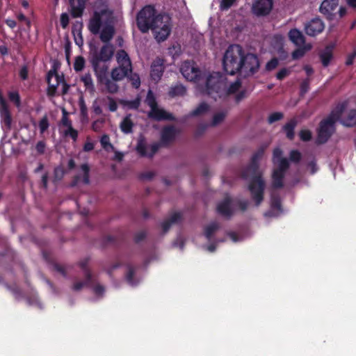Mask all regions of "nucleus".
Segmentation results:
<instances>
[{
  "instance_id": "obj_1",
  "label": "nucleus",
  "mask_w": 356,
  "mask_h": 356,
  "mask_svg": "<svg viewBox=\"0 0 356 356\" xmlns=\"http://www.w3.org/2000/svg\"><path fill=\"white\" fill-rule=\"evenodd\" d=\"M136 25L143 33L152 31L159 42L167 40L171 32L170 17L165 14H156L153 6H145L139 11Z\"/></svg>"
},
{
  "instance_id": "obj_2",
  "label": "nucleus",
  "mask_w": 356,
  "mask_h": 356,
  "mask_svg": "<svg viewBox=\"0 0 356 356\" xmlns=\"http://www.w3.org/2000/svg\"><path fill=\"white\" fill-rule=\"evenodd\" d=\"M266 146H260L257 151L253 153L251 161L241 172V177L244 179H250L248 191L251 198L256 207H259L264 200L266 183L263 179L262 173L259 171V161L265 154Z\"/></svg>"
},
{
  "instance_id": "obj_3",
  "label": "nucleus",
  "mask_w": 356,
  "mask_h": 356,
  "mask_svg": "<svg viewBox=\"0 0 356 356\" xmlns=\"http://www.w3.org/2000/svg\"><path fill=\"white\" fill-rule=\"evenodd\" d=\"M241 87V82L236 81L227 88L225 77L220 73L215 72L208 75L207 82H205V91L215 100L235 94Z\"/></svg>"
},
{
  "instance_id": "obj_4",
  "label": "nucleus",
  "mask_w": 356,
  "mask_h": 356,
  "mask_svg": "<svg viewBox=\"0 0 356 356\" xmlns=\"http://www.w3.org/2000/svg\"><path fill=\"white\" fill-rule=\"evenodd\" d=\"M115 54V47L111 44H103L99 48L94 47L89 51V63L94 72L108 70V66L106 63L109 62Z\"/></svg>"
},
{
  "instance_id": "obj_5",
  "label": "nucleus",
  "mask_w": 356,
  "mask_h": 356,
  "mask_svg": "<svg viewBox=\"0 0 356 356\" xmlns=\"http://www.w3.org/2000/svg\"><path fill=\"white\" fill-rule=\"evenodd\" d=\"M245 54L241 45H229L222 57L224 71L229 75H234L238 72L241 70V62Z\"/></svg>"
},
{
  "instance_id": "obj_6",
  "label": "nucleus",
  "mask_w": 356,
  "mask_h": 356,
  "mask_svg": "<svg viewBox=\"0 0 356 356\" xmlns=\"http://www.w3.org/2000/svg\"><path fill=\"white\" fill-rule=\"evenodd\" d=\"M115 17L113 10L106 7L95 11L88 23V30L92 34L97 35L102 26H115Z\"/></svg>"
},
{
  "instance_id": "obj_7",
  "label": "nucleus",
  "mask_w": 356,
  "mask_h": 356,
  "mask_svg": "<svg viewBox=\"0 0 356 356\" xmlns=\"http://www.w3.org/2000/svg\"><path fill=\"white\" fill-rule=\"evenodd\" d=\"M180 72L185 79L191 82L198 83L204 79V74L193 60H185L181 65Z\"/></svg>"
},
{
  "instance_id": "obj_8",
  "label": "nucleus",
  "mask_w": 356,
  "mask_h": 356,
  "mask_svg": "<svg viewBox=\"0 0 356 356\" xmlns=\"http://www.w3.org/2000/svg\"><path fill=\"white\" fill-rule=\"evenodd\" d=\"M336 121L332 120L323 119L317 129V143L324 144L327 142L335 131L334 124Z\"/></svg>"
},
{
  "instance_id": "obj_9",
  "label": "nucleus",
  "mask_w": 356,
  "mask_h": 356,
  "mask_svg": "<svg viewBox=\"0 0 356 356\" xmlns=\"http://www.w3.org/2000/svg\"><path fill=\"white\" fill-rule=\"evenodd\" d=\"M241 63V70L239 72L243 73L245 76H252L259 70V60L256 54H245Z\"/></svg>"
},
{
  "instance_id": "obj_10",
  "label": "nucleus",
  "mask_w": 356,
  "mask_h": 356,
  "mask_svg": "<svg viewBox=\"0 0 356 356\" xmlns=\"http://www.w3.org/2000/svg\"><path fill=\"white\" fill-rule=\"evenodd\" d=\"M63 81L64 76L58 74L55 68L49 70L47 74V82L48 84L47 96L54 97L57 92L58 86Z\"/></svg>"
},
{
  "instance_id": "obj_11",
  "label": "nucleus",
  "mask_w": 356,
  "mask_h": 356,
  "mask_svg": "<svg viewBox=\"0 0 356 356\" xmlns=\"http://www.w3.org/2000/svg\"><path fill=\"white\" fill-rule=\"evenodd\" d=\"M98 83L105 86L106 91L110 94H116L119 91V86L108 76V70L95 71Z\"/></svg>"
},
{
  "instance_id": "obj_12",
  "label": "nucleus",
  "mask_w": 356,
  "mask_h": 356,
  "mask_svg": "<svg viewBox=\"0 0 356 356\" xmlns=\"http://www.w3.org/2000/svg\"><path fill=\"white\" fill-rule=\"evenodd\" d=\"M339 0H323L320 6V12L324 15L328 20L336 19Z\"/></svg>"
},
{
  "instance_id": "obj_13",
  "label": "nucleus",
  "mask_w": 356,
  "mask_h": 356,
  "mask_svg": "<svg viewBox=\"0 0 356 356\" xmlns=\"http://www.w3.org/2000/svg\"><path fill=\"white\" fill-rule=\"evenodd\" d=\"M160 144L158 143H154L150 145V152L149 153L147 152V146L145 139L142 136L140 137L138 141H137L136 144V151L137 153L140 154L141 156H147L149 158H152L155 154H156L157 151L159 150Z\"/></svg>"
},
{
  "instance_id": "obj_14",
  "label": "nucleus",
  "mask_w": 356,
  "mask_h": 356,
  "mask_svg": "<svg viewBox=\"0 0 356 356\" xmlns=\"http://www.w3.org/2000/svg\"><path fill=\"white\" fill-rule=\"evenodd\" d=\"M273 8V0H257L252 5V12L257 16H266Z\"/></svg>"
},
{
  "instance_id": "obj_15",
  "label": "nucleus",
  "mask_w": 356,
  "mask_h": 356,
  "mask_svg": "<svg viewBox=\"0 0 356 356\" xmlns=\"http://www.w3.org/2000/svg\"><path fill=\"white\" fill-rule=\"evenodd\" d=\"M324 30L323 22L318 17L314 18L305 25L306 34L310 37H315Z\"/></svg>"
},
{
  "instance_id": "obj_16",
  "label": "nucleus",
  "mask_w": 356,
  "mask_h": 356,
  "mask_svg": "<svg viewBox=\"0 0 356 356\" xmlns=\"http://www.w3.org/2000/svg\"><path fill=\"white\" fill-rule=\"evenodd\" d=\"M164 69L163 60L161 58L154 59L152 65H150V78H152V80L156 83L159 82L163 76Z\"/></svg>"
},
{
  "instance_id": "obj_17",
  "label": "nucleus",
  "mask_w": 356,
  "mask_h": 356,
  "mask_svg": "<svg viewBox=\"0 0 356 356\" xmlns=\"http://www.w3.org/2000/svg\"><path fill=\"white\" fill-rule=\"evenodd\" d=\"M147 117L159 122L162 120H175V118L172 113L158 107L150 109L149 113H147Z\"/></svg>"
},
{
  "instance_id": "obj_18",
  "label": "nucleus",
  "mask_w": 356,
  "mask_h": 356,
  "mask_svg": "<svg viewBox=\"0 0 356 356\" xmlns=\"http://www.w3.org/2000/svg\"><path fill=\"white\" fill-rule=\"evenodd\" d=\"M0 118L4 124V126L8 129H10L13 118H11L9 106L6 100L2 95H0Z\"/></svg>"
},
{
  "instance_id": "obj_19",
  "label": "nucleus",
  "mask_w": 356,
  "mask_h": 356,
  "mask_svg": "<svg viewBox=\"0 0 356 356\" xmlns=\"http://www.w3.org/2000/svg\"><path fill=\"white\" fill-rule=\"evenodd\" d=\"M217 212L218 214L229 218L232 216L233 210L232 208V199L229 197H225L222 202L217 206Z\"/></svg>"
},
{
  "instance_id": "obj_20",
  "label": "nucleus",
  "mask_w": 356,
  "mask_h": 356,
  "mask_svg": "<svg viewBox=\"0 0 356 356\" xmlns=\"http://www.w3.org/2000/svg\"><path fill=\"white\" fill-rule=\"evenodd\" d=\"M132 72V66L119 65L112 69L111 79L115 81H122L123 79L127 77L129 73Z\"/></svg>"
},
{
  "instance_id": "obj_21",
  "label": "nucleus",
  "mask_w": 356,
  "mask_h": 356,
  "mask_svg": "<svg viewBox=\"0 0 356 356\" xmlns=\"http://www.w3.org/2000/svg\"><path fill=\"white\" fill-rule=\"evenodd\" d=\"M98 34H99V40H101L102 42L104 43V44H110V41L113 40L115 34V26H102V31L99 30Z\"/></svg>"
},
{
  "instance_id": "obj_22",
  "label": "nucleus",
  "mask_w": 356,
  "mask_h": 356,
  "mask_svg": "<svg viewBox=\"0 0 356 356\" xmlns=\"http://www.w3.org/2000/svg\"><path fill=\"white\" fill-rule=\"evenodd\" d=\"M177 135V130L173 125L166 126L163 128L161 132V142L163 145H168L175 140Z\"/></svg>"
},
{
  "instance_id": "obj_23",
  "label": "nucleus",
  "mask_w": 356,
  "mask_h": 356,
  "mask_svg": "<svg viewBox=\"0 0 356 356\" xmlns=\"http://www.w3.org/2000/svg\"><path fill=\"white\" fill-rule=\"evenodd\" d=\"M348 107V102L344 101L340 103H338L337 106L331 111L330 115L327 117L325 118V119L338 121L340 120L341 115L343 113L346 108Z\"/></svg>"
},
{
  "instance_id": "obj_24",
  "label": "nucleus",
  "mask_w": 356,
  "mask_h": 356,
  "mask_svg": "<svg viewBox=\"0 0 356 356\" xmlns=\"http://www.w3.org/2000/svg\"><path fill=\"white\" fill-rule=\"evenodd\" d=\"M71 7V15L72 17H81L84 12L86 0H77V5H75V0H68Z\"/></svg>"
},
{
  "instance_id": "obj_25",
  "label": "nucleus",
  "mask_w": 356,
  "mask_h": 356,
  "mask_svg": "<svg viewBox=\"0 0 356 356\" xmlns=\"http://www.w3.org/2000/svg\"><path fill=\"white\" fill-rule=\"evenodd\" d=\"M297 120L296 118H292L289 120L282 127V131L286 134V137L287 139L290 140H293L294 137L296 136V134H294V129L297 126Z\"/></svg>"
},
{
  "instance_id": "obj_26",
  "label": "nucleus",
  "mask_w": 356,
  "mask_h": 356,
  "mask_svg": "<svg viewBox=\"0 0 356 356\" xmlns=\"http://www.w3.org/2000/svg\"><path fill=\"white\" fill-rule=\"evenodd\" d=\"M289 38L296 46H302L305 43V38L302 32L297 29H292L289 32Z\"/></svg>"
},
{
  "instance_id": "obj_27",
  "label": "nucleus",
  "mask_w": 356,
  "mask_h": 356,
  "mask_svg": "<svg viewBox=\"0 0 356 356\" xmlns=\"http://www.w3.org/2000/svg\"><path fill=\"white\" fill-rule=\"evenodd\" d=\"M320 59L323 66L327 67L333 58V47L328 45L320 53Z\"/></svg>"
},
{
  "instance_id": "obj_28",
  "label": "nucleus",
  "mask_w": 356,
  "mask_h": 356,
  "mask_svg": "<svg viewBox=\"0 0 356 356\" xmlns=\"http://www.w3.org/2000/svg\"><path fill=\"white\" fill-rule=\"evenodd\" d=\"M181 220V215L180 213L176 212L173 213L170 217V218L163 221L162 225V229L163 233H167L168 231L170 229L171 225L176 224L180 222Z\"/></svg>"
},
{
  "instance_id": "obj_29",
  "label": "nucleus",
  "mask_w": 356,
  "mask_h": 356,
  "mask_svg": "<svg viewBox=\"0 0 356 356\" xmlns=\"http://www.w3.org/2000/svg\"><path fill=\"white\" fill-rule=\"evenodd\" d=\"M341 123L343 124V126L347 127H353L356 126V111L355 109H350L348 112L347 115L344 116L342 120H341Z\"/></svg>"
},
{
  "instance_id": "obj_30",
  "label": "nucleus",
  "mask_w": 356,
  "mask_h": 356,
  "mask_svg": "<svg viewBox=\"0 0 356 356\" xmlns=\"http://www.w3.org/2000/svg\"><path fill=\"white\" fill-rule=\"evenodd\" d=\"M134 122L131 119V115H128L123 118L121 123H120V129L123 134H129L133 132Z\"/></svg>"
},
{
  "instance_id": "obj_31",
  "label": "nucleus",
  "mask_w": 356,
  "mask_h": 356,
  "mask_svg": "<svg viewBox=\"0 0 356 356\" xmlns=\"http://www.w3.org/2000/svg\"><path fill=\"white\" fill-rule=\"evenodd\" d=\"M286 172H273L272 174V186L273 188H282L284 186V177Z\"/></svg>"
},
{
  "instance_id": "obj_32",
  "label": "nucleus",
  "mask_w": 356,
  "mask_h": 356,
  "mask_svg": "<svg viewBox=\"0 0 356 356\" xmlns=\"http://www.w3.org/2000/svg\"><path fill=\"white\" fill-rule=\"evenodd\" d=\"M117 63L122 66H132L129 56L124 49H120L116 55Z\"/></svg>"
},
{
  "instance_id": "obj_33",
  "label": "nucleus",
  "mask_w": 356,
  "mask_h": 356,
  "mask_svg": "<svg viewBox=\"0 0 356 356\" xmlns=\"http://www.w3.org/2000/svg\"><path fill=\"white\" fill-rule=\"evenodd\" d=\"M220 228V225L218 222H212L208 226L204 227V235L207 240L210 241L215 232Z\"/></svg>"
},
{
  "instance_id": "obj_34",
  "label": "nucleus",
  "mask_w": 356,
  "mask_h": 356,
  "mask_svg": "<svg viewBox=\"0 0 356 356\" xmlns=\"http://www.w3.org/2000/svg\"><path fill=\"white\" fill-rule=\"evenodd\" d=\"M186 94V88L182 84H176L171 86L169 90V95L171 97H184Z\"/></svg>"
},
{
  "instance_id": "obj_35",
  "label": "nucleus",
  "mask_w": 356,
  "mask_h": 356,
  "mask_svg": "<svg viewBox=\"0 0 356 356\" xmlns=\"http://www.w3.org/2000/svg\"><path fill=\"white\" fill-rule=\"evenodd\" d=\"M209 111L208 104L206 102H202L198 105L197 107L193 109L189 114V117H197L205 114Z\"/></svg>"
},
{
  "instance_id": "obj_36",
  "label": "nucleus",
  "mask_w": 356,
  "mask_h": 356,
  "mask_svg": "<svg viewBox=\"0 0 356 356\" xmlns=\"http://www.w3.org/2000/svg\"><path fill=\"white\" fill-rule=\"evenodd\" d=\"M127 271L125 279L127 282L131 286L136 284V281L134 280V275L136 274V268L131 264H127Z\"/></svg>"
},
{
  "instance_id": "obj_37",
  "label": "nucleus",
  "mask_w": 356,
  "mask_h": 356,
  "mask_svg": "<svg viewBox=\"0 0 356 356\" xmlns=\"http://www.w3.org/2000/svg\"><path fill=\"white\" fill-rule=\"evenodd\" d=\"M275 164L278 165L273 169V172H286V170L289 168V161L286 159H280V161H277Z\"/></svg>"
},
{
  "instance_id": "obj_38",
  "label": "nucleus",
  "mask_w": 356,
  "mask_h": 356,
  "mask_svg": "<svg viewBox=\"0 0 356 356\" xmlns=\"http://www.w3.org/2000/svg\"><path fill=\"white\" fill-rule=\"evenodd\" d=\"M81 81L83 83L86 89L93 91L95 87L93 86L91 74H84V75L81 76Z\"/></svg>"
},
{
  "instance_id": "obj_39",
  "label": "nucleus",
  "mask_w": 356,
  "mask_h": 356,
  "mask_svg": "<svg viewBox=\"0 0 356 356\" xmlns=\"http://www.w3.org/2000/svg\"><path fill=\"white\" fill-rule=\"evenodd\" d=\"M83 23L80 21L74 22L72 25V34L74 37L82 36Z\"/></svg>"
},
{
  "instance_id": "obj_40",
  "label": "nucleus",
  "mask_w": 356,
  "mask_h": 356,
  "mask_svg": "<svg viewBox=\"0 0 356 356\" xmlns=\"http://www.w3.org/2000/svg\"><path fill=\"white\" fill-rule=\"evenodd\" d=\"M85 67V58L81 56H79L75 58L74 63V69L76 72H81L83 69H84Z\"/></svg>"
},
{
  "instance_id": "obj_41",
  "label": "nucleus",
  "mask_w": 356,
  "mask_h": 356,
  "mask_svg": "<svg viewBox=\"0 0 356 356\" xmlns=\"http://www.w3.org/2000/svg\"><path fill=\"white\" fill-rule=\"evenodd\" d=\"M128 77L130 83H131V86L134 88H138L140 86V76L138 74L136 73H129Z\"/></svg>"
},
{
  "instance_id": "obj_42",
  "label": "nucleus",
  "mask_w": 356,
  "mask_h": 356,
  "mask_svg": "<svg viewBox=\"0 0 356 356\" xmlns=\"http://www.w3.org/2000/svg\"><path fill=\"white\" fill-rule=\"evenodd\" d=\"M123 104H124L125 106L129 108V109L137 110L140 107V99L139 96H137L136 99L125 101L124 102H123Z\"/></svg>"
},
{
  "instance_id": "obj_43",
  "label": "nucleus",
  "mask_w": 356,
  "mask_h": 356,
  "mask_svg": "<svg viewBox=\"0 0 356 356\" xmlns=\"http://www.w3.org/2000/svg\"><path fill=\"white\" fill-rule=\"evenodd\" d=\"M146 104L150 107V109L158 107L156 100L151 90H149L147 93Z\"/></svg>"
},
{
  "instance_id": "obj_44",
  "label": "nucleus",
  "mask_w": 356,
  "mask_h": 356,
  "mask_svg": "<svg viewBox=\"0 0 356 356\" xmlns=\"http://www.w3.org/2000/svg\"><path fill=\"white\" fill-rule=\"evenodd\" d=\"M310 79L307 78L300 83V95L304 97L308 91H309Z\"/></svg>"
},
{
  "instance_id": "obj_45",
  "label": "nucleus",
  "mask_w": 356,
  "mask_h": 356,
  "mask_svg": "<svg viewBox=\"0 0 356 356\" xmlns=\"http://www.w3.org/2000/svg\"><path fill=\"white\" fill-rule=\"evenodd\" d=\"M283 118L284 115L282 112H273L269 115L268 118H267V122L273 124L277 121L282 120Z\"/></svg>"
},
{
  "instance_id": "obj_46",
  "label": "nucleus",
  "mask_w": 356,
  "mask_h": 356,
  "mask_svg": "<svg viewBox=\"0 0 356 356\" xmlns=\"http://www.w3.org/2000/svg\"><path fill=\"white\" fill-rule=\"evenodd\" d=\"M81 170L82 171H83V178H82V181H83V183L86 185H88L90 183V179H89L90 168L88 166V164L82 163L81 165Z\"/></svg>"
},
{
  "instance_id": "obj_47",
  "label": "nucleus",
  "mask_w": 356,
  "mask_h": 356,
  "mask_svg": "<svg viewBox=\"0 0 356 356\" xmlns=\"http://www.w3.org/2000/svg\"><path fill=\"white\" fill-rule=\"evenodd\" d=\"M8 97L10 102H13L16 107H19L21 105L20 96L17 91L10 92L8 93Z\"/></svg>"
},
{
  "instance_id": "obj_48",
  "label": "nucleus",
  "mask_w": 356,
  "mask_h": 356,
  "mask_svg": "<svg viewBox=\"0 0 356 356\" xmlns=\"http://www.w3.org/2000/svg\"><path fill=\"white\" fill-rule=\"evenodd\" d=\"M225 112H218L216 114H215L213 115V118H212L211 126H216L219 123L222 122V120H225Z\"/></svg>"
},
{
  "instance_id": "obj_49",
  "label": "nucleus",
  "mask_w": 356,
  "mask_h": 356,
  "mask_svg": "<svg viewBox=\"0 0 356 356\" xmlns=\"http://www.w3.org/2000/svg\"><path fill=\"white\" fill-rule=\"evenodd\" d=\"M299 137L303 142H309L312 140V132L309 129H302L299 132Z\"/></svg>"
},
{
  "instance_id": "obj_50",
  "label": "nucleus",
  "mask_w": 356,
  "mask_h": 356,
  "mask_svg": "<svg viewBox=\"0 0 356 356\" xmlns=\"http://www.w3.org/2000/svg\"><path fill=\"white\" fill-rule=\"evenodd\" d=\"M279 65V60L277 58H273L268 61L266 64V70L270 72L273 70L276 69L277 66Z\"/></svg>"
},
{
  "instance_id": "obj_51",
  "label": "nucleus",
  "mask_w": 356,
  "mask_h": 356,
  "mask_svg": "<svg viewBox=\"0 0 356 356\" xmlns=\"http://www.w3.org/2000/svg\"><path fill=\"white\" fill-rule=\"evenodd\" d=\"M101 145L104 149L107 150L108 148L113 149V145L109 141V136L108 135H103L101 138Z\"/></svg>"
},
{
  "instance_id": "obj_52",
  "label": "nucleus",
  "mask_w": 356,
  "mask_h": 356,
  "mask_svg": "<svg viewBox=\"0 0 356 356\" xmlns=\"http://www.w3.org/2000/svg\"><path fill=\"white\" fill-rule=\"evenodd\" d=\"M289 159L291 162L299 163L301 159V154L298 150H291L289 153Z\"/></svg>"
},
{
  "instance_id": "obj_53",
  "label": "nucleus",
  "mask_w": 356,
  "mask_h": 356,
  "mask_svg": "<svg viewBox=\"0 0 356 356\" xmlns=\"http://www.w3.org/2000/svg\"><path fill=\"white\" fill-rule=\"evenodd\" d=\"M64 136L71 137L72 140L75 142L78 139V131L75 130L74 128L67 129L64 131Z\"/></svg>"
},
{
  "instance_id": "obj_54",
  "label": "nucleus",
  "mask_w": 356,
  "mask_h": 356,
  "mask_svg": "<svg viewBox=\"0 0 356 356\" xmlns=\"http://www.w3.org/2000/svg\"><path fill=\"white\" fill-rule=\"evenodd\" d=\"M61 124L67 129L72 128L71 120L68 118L67 112H66L65 109H63V115H62L61 118Z\"/></svg>"
},
{
  "instance_id": "obj_55",
  "label": "nucleus",
  "mask_w": 356,
  "mask_h": 356,
  "mask_svg": "<svg viewBox=\"0 0 356 356\" xmlns=\"http://www.w3.org/2000/svg\"><path fill=\"white\" fill-rule=\"evenodd\" d=\"M49 127V122H48V118L47 115H44L43 118H41L39 122V128L41 134L44 133L45 131L47 130Z\"/></svg>"
},
{
  "instance_id": "obj_56",
  "label": "nucleus",
  "mask_w": 356,
  "mask_h": 356,
  "mask_svg": "<svg viewBox=\"0 0 356 356\" xmlns=\"http://www.w3.org/2000/svg\"><path fill=\"white\" fill-rule=\"evenodd\" d=\"M290 73H291V71L289 69H288L286 67H284V68L280 70V71L277 72L276 79L280 81L284 80V79H285L287 76H289L290 74Z\"/></svg>"
},
{
  "instance_id": "obj_57",
  "label": "nucleus",
  "mask_w": 356,
  "mask_h": 356,
  "mask_svg": "<svg viewBox=\"0 0 356 356\" xmlns=\"http://www.w3.org/2000/svg\"><path fill=\"white\" fill-rule=\"evenodd\" d=\"M236 0H221L220 8L221 10H227L236 2Z\"/></svg>"
},
{
  "instance_id": "obj_58",
  "label": "nucleus",
  "mask_w": 356,
  "mask_h": 356,
  "mask_svg": "<svg viewBox=\"0 0 356 356\" xmlns=\"http://www.w3.org/2000/svg\"><path fill=\"white\" fill-rule=\"evenodd\" d=\"M271 208L277 211H281V202L279 196H272Z\"/></svg>"
},
{
  "instance_id": "obj_59",
  "label": "nucleus",
  "mask_w": 356,
  "mask_h": 356,
  "mask_svg": "<svg viewBox=\"0 0 356 356\" xmlns=\"http://www.w3.org/2000/svg\"><path fill=\"white\" fill-rule=\"evenodd\" d=\"M282 158V150L279 147H277L273 152V164H276L277 161H280Z\"/></svg>"
},
{
  "instance_id": "obj_60",
  "label": "nucleus",
  "mask_w": 356,
  "mask_h": 356,
  "mask_svg": "<svg viewBox=\"0 0 356 356\" xmlns=\"http://www.w3.org/2000/svg\"><path fill=\"white\" fill-rule=\"evenodd\" d=\"M60 22L62 29L67 28L69 24V17L67 13H64L60 15Z\"/></svg>"
},
{
  "instance_id": "obj_61",
  "label": "nucleus",
  "mask_w": 356,
  "mask_h": 356,
  "mask_svg": "<svg viewBox=\"0 0 356 356\" xmlns=\"http://www.w3.org/2000/svg\"><path fill=\"white\" fill-rule=\"evenodd\" d=\"M46 147L47 145H45V143L40 140L37 143L36 146H35V149H36L37 153L41 155L44 154Z\"/></svg>"
},
{
  "instance_id": "obj_62",
  "label": "nucleus",
  "mask_w": 356,
  "mask_h": 356,
  "mask_svg": "<svg viewBox=\"0 0 356 356\" xmlns=\"http://www.w3.org/2000/svg\"><path fill=\"white\" fill-rule=\"evenodd\" d=\"M147 236L146 232L145 231H140L138 232H136L135 234V236H134V241H135V243H138L140 241H143L145 239Z\"/></svg>"
},
{
  "instance_id": "obj_63",
  "label": "nucleus",
  "mask_w": 356,
  "mask_h": 356,
  "mask_svg": "<svg viewBox=\"0 0 356 356\" xmlns=\"http://www.w3.org/2000/svg\"><path fill=\"white\" fill-rule=\"evenodd\" d=\"M19 77L21 80L24 81L27 80L28 79V67L27 65H24L21 67L19 72Z\"/></svg>"
},
{
  "instance_id": "obj_64",
  "label": "nucleus",
  "mask_w": 356,
  "mask_h": 356,
  "mask_svg": "<svg viewBox=\"0 0 356 356\" xmlns=\"http://www.w3.org/2000/svg\"><path fill=\"white\" fill-rule=\"evenodd\" d=\"M305 51L303 49H297L292 52L293 60H298L303 57Z\"/></svg>"
}]
</instances>
